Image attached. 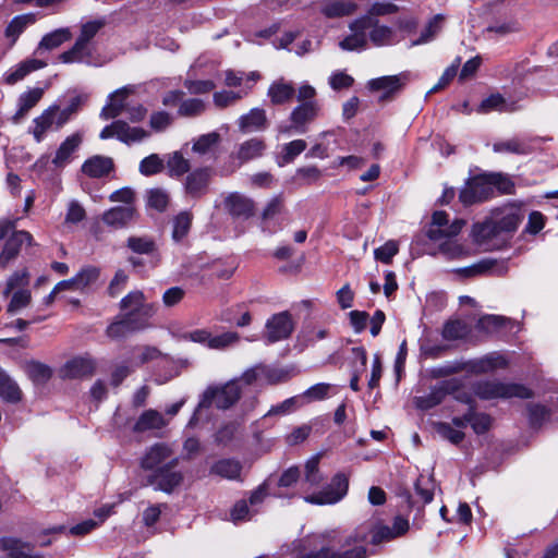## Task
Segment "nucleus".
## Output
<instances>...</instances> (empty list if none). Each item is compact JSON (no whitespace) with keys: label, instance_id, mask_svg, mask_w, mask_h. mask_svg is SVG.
<instances>
[{"label":"nucleus","instance_id":"nucleus-33","mask_svg":"<svg viewBox=\"0 0 558 558\" xmlns=\"http://www.w3.org/2000/svg\"><path fill=\"white\" fill-rule=\"evenodd\" d=\"M500 236L493 217L483 222H476L472 227V238L476 244H486Z\"/></svg>","mask_w":558,"mask_h":558},{"label":"nucleus","instance_id":"nucleus-26","mask_svg":"<svg viewBox=\"0 0 558 558\" xmlns=\"http://www.w3.org/2000/svg\"><path fill=\"white\" fill-rule=\"evenodd\" d=\"M295 93L296 89L291 82L279 78L270 84L267 96L274 106H279L291 102Z\"/></svg>","mask_w":558,"mask_h":558},{"label":"nucleus","instance_id":"nucleus-46","mask_svg":"<svg viewBox=\"0 0 558 558\" xmlns=\"http://www.w3.org/2000/svg\"><path fill=\"white\" fill-rule=\"evenodd\" d=\"M193 216L190 211H182L173 219L172 239L175 242L182 241L190 232Z\"/></svg>","mask_w":558,"mask_h":558},{"label":"nucleus","instance_id":"nucleus-8","mask_svg":"<svg viewBox=\"0 0 558 558\" xmlns=\"http://www.w3.org/2000/svg\"><path fill=\"white\" fill-rule=\"evenodd\" d=\"M465 221L454 219L449 223L448 214L444 210H437L432 216V222L426 231V235L432 241H442L444 238H454L460 233Z\"/></svg>","mask_w":558,"mask_h":558},{"label":"nucleus","instance_id":"nucleus-5","mask_svg":"<svg viewBox=\"0 0 558 558\" xmlns=\"http://www.w3.org/2000/svg\"><path fill=\"white\" fill-rule=\"evenodd\" d=\"M493 197L488 172L469 178L459 193V201L463 206L484 203Z\"/></svg>","mask_w":558,"mask_h":558},{"label":"nucleus","instance_id":"nucleus-42","mask_svg":"<svg viewBox=\"0 0 558 558\" xmlns=\"http://www.w3.org/2000/svg\"><path fill=\"white\" fill-rule=\"evenodd\" d=\"M488 174L493 190V196H495L496 191L502 195L514 194L515 184L509 174L502 172H488Z\"/></svg>","mask_w":558,"mask_h":558},{"label":"nucleus","instance_id":"nucleus-53","mask_svg":"<svg viewBox=\"0 0 558 558\" xmlns=\"http://www.w3.org/2000/svg\"><path fill=\"white\" fill-rule=\"evenodd\" d=\"M307 147L304 140H294L283 145L279 166L291 163Z\"/></svg>","mask_w":558,"mask_h":558},{"label":"nucleus","instance_id":"nucleus-19","mask_svg":"<svg viewBox=\"0 0 558 558\" xmlns=\"http://www.w3.org/2000/svg\"><path fill=\"white\" fill-rule=\"evenodd\" d=\"M367 85L369 90L372 92L383 90V94L379 96L378 101L386 102L393 99L396 94H398L401 90L404 84L401 81V76L391 75L371 80Z\"/></svg>","mask_w":558,"mask_h":558},{"label":"nucleus","instance_id":"nucleus-37","mask_svg":"<svg viewBox=\"0 0 558 558\" xmlns=\"http://www.w3.org/2000/svg\"><path fill=\"white\" fill-rule=\"evenodd\" d=\"M56 108H48L39 117L34 119V129L32 133L37 143H40L44 140L46 132L56 124Z\"/></svg>","mask_w":558,"mask_h":558},{"label":"nucleus","instance_id":"nucleus-20","mask_svg":"<svg viewBox=\"0 0 558 558\" xmlns=\"http://www.w3.org/2000/svg\"><path fill=\"white\" fill-rule=\"evenodd\" d=\"M81 170L89 178L100 179L114 171V162L111 157L95 155L84 161Z\"/></svg>","mask_w":558,"mask_h":558},{"label":"nucleus","instance_id":"nucleus-1","mask_svg":"<svg viewBox=\"0 0 558 558\" xmlns=\"http://www.w3.org/2000/svg\"><path fill=\"white\" fill-rule=\"evenodd\" d=\"M328 545L330 558H368V531L357 526L351 531L329 530L317 536Z\"/></svg>","mask_w":558,"mask_h":558},{"label":"nucleus","instance_id":"nucleus-29","mask_svg":"<svg viewBox=\"0 0 558 558\" xmlns=\"http://www.w3.org/2000/svg\"><path fill=\"white\" fill-rule=\"evenodd\" d=\"M266 147V143L263 138H250L239 146L235 158L240 161L241 165H243L253 159L262 157Z\"/></svg>","mask_w":558,"mask_h":558},{"label":"nucleus","instance_id":"nucleus-58","mask_svg":"<svg viewBox=\"0 0 558 558\" xmlns=\"http://www.w3.org/2000/svg\"><path fill=\"white\" fill-rule=\"evenodd\" d=\"M435 430L444 438L453 445H459L463 441L465 434L456 429L451 424L446 422H437L434 424Z\"/></svg>","mask_w":558,"mask_h":558},{"label":"nucleus","instance_id":"nucleus-17","mask_svg":"<svg viewBox=\"0 0 558 558\" xmlns=\"http://www.w3.org/2000/svg\"><path fill=\"white\" fill-rule=\"evenodd\" d=\"M492 217L500 235L504 233H513L523 220L521 210L513 206L496 209Z\"/></svg>","mask_w":558,"mask_h":558},{"label":"nucleus","instance_id":"nucleus-57","mask_svg":"<svg viewBox=\"0 0 558 558\" xmlns=\"http://www.w3.org/2000/svg\"><path fill=\"white\" fill-rule=\"evenodd\" d=\"M165 168L163 160L157 154H151L145 157L141 162L138 170L145 177L155 175L160 173Z\"/></svg>","mask_w":558,"mask_h":558},{"label":"nucleus","instance_id":"nucleus-24","mask_svg":"<svg viewBox=\"0 0 558 558\" xmlns=\"http://www.w3.org/2000/svg\"><path fill=\"white\" fill-rule=\"evenodd\" d=\"M136 209L134 206H117L106 210L102 221L114 229H121L134 220Z\"/></svg>","mask_w":558,"mask_h":558},{"label":"nucleus","instance_id":"nucleus-51","mask_svg":"<svg viewBox=\"0 0 558 558\" xmlns=\"http://www.w3.org/2000/svg\"><path fill=\"white\" fill-rule=\"evenodd\" d=\"M26 372L28 377L36 384H45L52 376V371L49 366L36 361L27 363Z\"/></svg>","mask_w":558,"mask_h":558},{"label":"nucleus","instance_id":"nucleus-43","mask_svg":"<svg viewBox=\"0 0 558 558\" xmlns=\"http://www.w3.org/2000/svg\"><path fill=\"white\" fill-rule=\"evenodd\" d=\"M445 16L442 14H436L432 20L428 21L426 26L422 29L421 35L417 39L412 41V46H417L432 41L437 34L442 29Z\"/></svg>","mask_w":558,"mask_h":558},{"label":"nucleus","instance_id":"nucleus-28","mask_svg":"<svg viewBox=\"0 0 558 558\" xmlns=\"http://www.w3.org/2000/svg\"><path fill=\"white\" fill-rule=\"evenodd\" d=\"M226 207L231 216L235 218L248 219L254 215V202L240 194H231L226 199Z\"/></svg>","mask_w":558,"mask_h":558},{"label":"nucleus","instance_id":"nucleus-40","mask_svg":"<svg viewBox=\"0 0 558 558\" xmlns=\"http://www.w3.org/2000/svg\"><path fill=\"white\" fill-rule=\"evenodd\" d=\"M166 167L171 178H180L187 174L191 170V162L184 158L181 151H174L168 155Z\"/></svg>","mask_w":558,"mask_h":558},{"label":"nucleus","instance_id":"nucleus-49","mask_svg":"<svg viewBox=\"0 0 558 558\" xmlns=\"http://www.w3.org/2000/svg\"><path fill=\"white\" fill-rule=\"evenodd\" d=\"M108 24L105 16L89 20L81 24L78 37L92 44L94 37Z\"/></svg>","mask_w":558,"mask_h":558},{"label":"nucleus","instance_id":"nucleus-54","mask_svg":"<svg viewBox=\"0 0 558 558\" xmlns=\"http://www.w3.org/2000/svg\"><path fill=\"white\" fill-rule=\"evenodd\" d=\"M220 140L221 136L218 132L203 134L194 141L192 150L194 153L205 155L209 153L213 147L217 146Z\"/></svg>","mask_w":558,"mask_h":558},{"label":"nucleus","instance_id":"nucleus-56","mask_svg":"<svg viewBox=\"0 0 558 558\" xmlns=\"http://www.w3.org/2000/svg\"><path fill=\"white\" fill-rule=\"evenodd\" d=\"M369 29V39L375 46H385L390 44L393 35L390 27L378 25V21L374 19V25Z\"/></svg>","mask_w":558,"mask_h":558},{"label":"nucleus","instance_id":"nucleus-52","mask_svg":"<svg viewBox=\"0 0 558 558\" xmlns=\"http://www.w3.org/2000/svg\"><path fill=\"white\" fill-rule=\"evenodd\" d=\"M147 206L153 208L159 213H162L167 209L169 204V194L167 191L160 187L150 189L146 194Z\"/></svg>","mask_w":558,"mask_h":558},{"label":"nucleus","instance_id":"nucleus-22","mask_svg":"<svg viewBox=\"0 0 558 558\" xmlns=\"http://www.w3.org/2000/svg\"><path fill=\"white\" fill-rule=\"evenodd\" d=\"M25 241L31 243L32 234L29 232L13 231V233L5 241L3 250L0 253L1 267H7L8 264L19 255L21 246Z\"/></svg>","mask_w":558,"mask_h":558},{"label":"nucleus","instance_id":"nucleus-23","mask_svg":"<svg viewBox=\"0 0 558 558\" xmlns=\"http://www.w3.org/2000/svg\"><path fill=\"white\" fill-rule=\"evenodd\" d=\"M93 56L92 44L85 41L77 36L74 45L59 56V60L63 63H87L90 64Z\"/></svg>","mask_w":558,"mask_h":558},{"label":"nucleus","instance_id":"nucleus-62","mask_svg":"<svg viewBox=\"0 0 558 558\" xmlns=\"http://www.w3.org/2000/svg\"><path fill=\"white\" fill-rule=\"evenodd\" d=\"M470 425L476 434L486 433L492 425V420L488 414L477 413L474 407H470Z\"/></svg>","mask_w":558,"mask_h":558},{"label":"nucleus","instance_id":"nucleus-2","mask_svg":"<svg viewBox=\"0 0 558 558\" xmlns=\"http://www.w3.org/2000/svg\"><path fill=\"white\" fill-rule=\"evenodd\" d=\"M241 397V390L236 383L230 381L220 387H208L202 395L201 400L192 414L187 426L194 427L199 421L203 409L215 405L217 409L226 410L232 407Z\"/></svg>","mask_w":558,"mask_h":558},{"label":"nucleus","instance_id":"nucleus-14","mask_svg":"<svg viewBox=\"0 0 558 558\" xmlns=\"http://www.w3.org/2000/svg\"><path fill=\"white\" fill-rule=\"evenodd\" d=\"M508 269L505 260L499 262L494 258H484L469 267L456 269V272L464 278L485 275L502 277L508 272Z\"/></svg>","mask_w":558,"mask_h":558},{"label":"nucleus","instance_id":"nucleus-31","mask_svg":"<svg viewBox=\"0 0 558 558\" xmlns=\"http://www.w3.org/2000/svg\"><path fill=\"white\" fill-rule=\"evenodd\" d=\"M43 95L44 89L39 87L21 94L17 100L19 109L12 117L13 123H20V121L28 113V111L39 102V100L43 98Z\"/></svg>","mask_w":558,"mask_h":558},{"label":"nucleus","instance_id":"nucleus-6","mask_svg":"<svg viewBox=\"0 0 558 558\" xmlns=\"http://www.w3.org/2000/svg\"><path fill=\"white\" fill-rule=\"evenodd\" d=\"M179 463L178 458H172L163 468L148 474L146 476V485L153 486L155 490L171 494L175 488L182 485L184 475L177 470Z\"/></svg>","mask_w":558,"mask_h":558},{"label":"nucleus","instance_id":"nucleus-7","mask_svg":"<svg viewBox=\"0 0 558 558\" xmlns=\"http://www.w3.org/2000/svg\"><path fill=\"white\" fill-rule=\"evenodd\" d=\"M348 489L349 477L340 472L323 490L305 496L304 500L312 505H332L340 501L347 495Z\"/></svg>","mask_w":558,"mask_h":558},{"label":"nucleus","instance_id":"nucleus-16","mask_svg":"<svg viewBox=\"0 0 558 558\" xmlns=\"http://www.w3.org/2000/svg\"><path fill=\"white\" fill-rule=\"evenodd\" d=\"M171 448L166 444H155L149 447L141 458V468L145 471L155 472L166 464L172 457Z\"/></svg>","mask_w":558,"mask_h":558},{"label":"nucleus","instance_id":"nucleus-12","mask_svg":"<svg viewBox=\"0 0 558 558\" xmlns=\"http://www.w3.org/2000/svg\"><path fill=\"white\" fill-rule=\"evenodd\" d=\"M96 367V360L86 354L68 361L60 368L59 375L62 379L89 378L95 374Z\"/></svg>","mask_w":558,"mask_h":558},{"label":"nucleus","instance_id":"nucleus-34","mask_svg":"<svg viewBox=\"0 0 558 558\" xmlns=\"http://www.w3.org/2000/svg\"><path fill=\"white\" fill-rule=\"evenodd\" d=\"M356 4L343 0H326L322 3L320 12L329 19L342 17L352 14Z\"/></svg>","mask_w":558,"mask_h":558},{"label":"nucleus","instance_id":"nucleus-13","mask_svg":"<svg viewBox=\"0 0 558 558\" xmlns=\"http://www.w3.org/2000/svg\"><path fill=\"white\" fill-rule=\"evenodd\" d=\"M461 381L457 378L441 381L426 396L417 397L415 404L421 410H429L440 404L447 395L457 392L461 388Z\"/></svg>","mask_w":558,"mask_h":558},{"label":"nucleus","instance_id":"nucleus-10","mask_svg":"<svg viewBox=\"0 0 558 558\" xmlns=\"http://www.w3.org/2000/svg\"><path fill=\"white\" fill-rule=\"evenodd\" d=\"M294 329L292 316L288 311L272 315L265 325L264 337L269 343H275L290 337Z\"/></svg>","mask_w":558,"mask_h":558},{"label":"nucleus","instance_id":"nucleus-35","mask_svg":"<svg viewBox=\"0 0 558 558\" xmlns=\"http://www.w3.org/2000/svg\"><path fill=\"white\" fill-rule=\"evenodd\" d=\"M35 14L27 13L14 16L4 31V36L11 40V46H13L20 35L25 31V28L35 23Z\"/></svg>","mask_w":558,"mask_h":558},{"label":"nucleus","instance_id":"nucleus-55","mask_svg":"<svg viewBox=\"0 0 558 558\" xmlns=\"http://www.w3.org/2000/svg\"><path fill=\"white\" fill-rule=\"evenodd\" d=\"M100 276V269L95 266H86L74 276L76 289L84 290L94 284Z\"/></svg>","mask_w":558,"mask_h":558},{"label":"nucleus","instance_id":"nucleus-60","mask_svg":"<svg viewBox=\"0 0 558 558\" xmlns=\"http://www.w3.org/2000/svg\"><path fill=\"white\" fill-rule=\"evenodd\" d=\"M240 341V335L235 331H226L221 335L211 336L209 349L225 350L236 344Z\"/></svg>","mask_w":558,"mask_h":558},{"label":"nucleus","instance_id":"nucleus-50","mask_svg":"<svg viewBox=\"0 0 558 558\" xmlns=\"http://www.w3.org/2000/svg\"><path fill=\"white\" fill-rule=\"evenodd\" d=\"M149 306L154 305L145 302V295L140 290L131 291L120 301V310L122 313Z\"/></svg>","mask_w":558,"mask_h":558},{"label":"nucleus","instance_id":"nucleus-63","mask_svg":"<svg viewBox=\"0 0 558 558\" xmlns=\"http://www.w3.org/2000/svg\"><path fill=\"white\" fill-rule=\"evenodd\" d=\"M318 458H313L308 460L305 464V474L304 482L310 485V487L318 486L324 477L318 468Z\"/></svg>","mask_w":558,"mask_h":558},{"label":"nucleus","instance_id":"nucleus-36","mask_svg":"<svg viewBox=\"0 0 558 558\" xmlns=\"http://www.w3.org/2000/svg\"><path fill=\"white\" fill-rule=\"evenodd\" d=\"M47 65V63L43 60L38 59H27L23 62H21L16 69L11 71L5 76V83L9 85H13L17 83L19 81H22L27 74L43 69Z\"/></svg>","mask_w":558,"mask_h":558},{"label":"nucleus","instance_id":"nucleus-11","mask_svg":"<svg viewBox=\"0 0 558 558\" xmlns=\"http://www.w3.org/2000/svg\"><path fill=\"white\" fill-rule=\"evenodd\" d=\"M374 25V19L368 15H364L350 24V29L353 34L343 38L339 46L341 49L347 51L361 50L367 45L366 31Z\"/></svg>","mask_w":558,"mask_h":558},{"label":"nucleus","instance_id":"nucleus-59","mask_svg":"<svg viewBox=\"0 0 558 558\" xmlns=\"http://www.w3.org/2000/svg\"><path fill=\"white\" fill-rule=\"evenodd\" d=\"M506 111V99L500 95L492 94L483 99L477 108L478 113H488L490 111Z\"/></svg>","mask_w":558,"mask_h":558},{"label":"nucleus","instance_id":"nucleus-21","mask_svg":"<svg viewBox=\"0 0 558 558\" xmlns=\"http://www.w3.org/2000/svg\"><path fill=\"white\" fill-rule=\"evenodd\" d=\"M83 142V137L80 133H74L68 136L59 146L56 151V156L52 159V163L57 169H63L73 159V154L78 149Z\"/></svg>","mask_w":558,"mask_h":558},{"label":"nucleus","instance_id":"nucleus-45","mask_svg":"<svg viewBox=\"0 0 558 558\" xmlns=\"http://www.w3.org/2000/svg\"><path fill=\"white\" fill-rule=\"evenodd\" d=\"M125 95L126 90L124 88L119 89L113 95H111L112 101L101 109L100 118L104 120H109L119 117L124 109L123 100Z\"/></svg>","mask_w":558,"mask_h":558},{"label":"nucleus","instance_id":"nucleus-27","mask_svg":"<svg viewBox=\"0 0 558 558\" xmlns=\"http://www.w3.org/2000/svg\"><path fill=\"white\" fill-rule=\"evenodd\" d=\"M155 311V306L140 307L137 311L124 312L120 316L125 322L129 330L136 332L149 327V320L154 316Z\"/></svg>","mask_w":558,"mask_h":558},{"label":"nucleus","instance_id":"nucleus-38","mask_svg":"<svg viewBox=\"0 0 558 558\" xmlns=\"http://www.w3.org/2000/svg\"><path fill=\"white\" fill-rule=\"evenodd\" d=\"M0 398L7 402L16 403L22 399L17 384L0 368Z\"/></svg>","mask_w":558,"mask_h":558},{"label":"nucleus","instance_id":"nucleus-30","mask_svg":"<svg viewBox=\"0 0 558 558\" xmlns=\"http://www.w3.org/2000/svg\"><path fill=\"white\" fill-rule=\"evenodd\" d=\"M241 132L265 130L268 126L266 111L260 108H253L248 113L243 114L238 121Z\"/></svg>","mask_w":558,"mask_h":558},{"label":"nucleus","instance_id":"nucleus-39","mask_svg":"<svg viewBox=\"0 0 558 558\" xmlns=\"http://www.w3.org/2000/svg\"><path fill=\"white\" fill-rule=\"evenodd\" d=\"M72 38V33L70 28H58L51 33L46 34L37 48V51L44 50H52L60 47L63 43L69 41Z\"/></svg>","mask_w":558,"mask_h":558},{"label":"nucleus","instance_id":"nucleus-25","mask_svg":"<svg viewBox=\"0 0 558 558\" xmlns=\"http://www.w3.org/2000/svg\"><path fill=\"white\" fill-rule=\"evenodd\" d=\"M508 360L498 352H492L481 359L473 360L469 363V369L474 374H486L498 368H506Z\"/></svg>","mask_w":558,"mask_h":558},{"label":"nucleus","instance_id":"nucleus-9","mask_svg":"<svg viewBox=\"0 0 558 558\" xmlns=\"http://www.w3.org/2000/svg\"><path fill=\"white\" fill-rule=\"evenodd\" d=\"M213 174L210 167H201L190 171L183 182L185 195L193 199L204 197L208 193Z\"/></svg>","mask_w":558,"mask_h":558},{"label":"nucleus","instance_id":"nucleus-44","mask_svg":"<svg viewBox=\"0 0 558 558\" xmlns=\"http://www.w3.org/2000/svg\"><path fill=\"white\" fill-rule=\"evenodd\" d=\"M469 331V326L463 320L452 319L445 323L441 336L445 340L454 341L464 339Z\"/></svg>","mask_w":558,"mask_h":558},{"label":"nucleus","instance_id":"nucleus-4","mask_svg":"<svg viewBox=\"0 0 558 558\" xmlns=\"http://www.w3.org/2000/svg\"><path fill=\"white\" fill-rule=\"evenodd\" d=\"M320 105L318 101H306L294 107L289 116V124L279 125L281 134H304L308 126L318 117Z\"/></svg>","mask_w":558,"mask_h":558},{"label":"nucleus","instance_id":"nucleus-41","mask_svg":"<svg viewBox=\"0 0 558 558\" xmlns=\"http://www.w3.org/2000/svg\"><path fill=\"white\" fill-rule=\"evenodd\" d=\"M118 140L126 145L138 143L149 136V133L143 128L130 126L125 121L120 120V130Z\"/></svg>","mask_w":558,"mask_h":558},{"label":"nucleus","instance_id":"nucleus-48","mask_svg":"<svg viewBox=\"0 0 558 558\" xmlns=\"http://www.w3.org/2000/svg\"><path fill=\"white\" fill-rule=\"evenodd\" d=\"M126 245L136 254L154 255L157 252L155 241L148 236H130Z\"/></svg>","mask_w":558,"mask_h":558},{"label":"nucleus","instance_id":"nucleus-32","mask_svg":"<svg viewBox=\"0 0 558 558\" xmlns=\"http://www.w3.org/2000/svg\"><path fill=\"white\" fill-rule=\"evenodd\" d=\"M168 422L161 413L156 410L149 409L144 411L133 426L135 433H143L150 429H161Z\"/></svg>","mask_w":558,"mask_h":558},{"label":"nucleus","instance_id":"nucleus-3","mask_svg":"<svg viewBox=\"0 0 558 558\" xmlns=\"http://www.w3.org/2000/svg\"><path fill=\"white\" fill-rule=\"evenodd\" d=\"M474 395L482 400L492 399H531L534 392L525 385L499 380H480L472 386Z\"/></svg>","mask_w":558,"mask_h":558},{"label":"nucleus","instance_id":"nucleus-61","mask_svg":"<svg viewBox=\"0 0 558 558\" xmlns=\"http://www.w3.org/2000/svg\"><path fill=\"white\" fill-rule=\"evenodd\" d=\"M530 424L533 427L541 426L550 416V409L545 405L532 403L527 405Z\"/></svg>","mask_w":558,"mask_h":558},{"label":"nucleus","instance_id":"nucleus-18","mask_svg":"<svg viewBox=\"0 0 558 558\" xmlns=\"http://www.w3.org/2000/svg\"><path fill=\"white\" fill-rule=\"evenodd\" d=\"M243 464L234 458H222L209 468V474L228 481L243 482Z\"/></svg>","mask_w":558,"mask_h":558},{"label":"nucleus","instance_id":"nucleus-15","mask_svg":"<svg viewBox=\"0 0 558 558\" xmlns=\"http://www.w3.org/2000/svg\"><path fill=\"white\" fill-rule=\"evenodd\" d=\"M539 137H511L495 142L493 150L498 154L530 155L535 151Z\"/></svg>","mask_w":558,"mask_h":558},{"label":"nucleus","instance_id":"nucleus-64","mask_svg":"<svg viewBox=\"0 0 558 558\" xmlns=\"http://www.w3.org/2000/svg\"><path fill=\"white\" fill-rule=\"evenodd\" d=\"M505 318L497 315H485L477 320L476 328L484 332H494L505 325Z\"/></svg>","mask_w":558,"mask_h":558},{"label":"nucleus","instance_id":"nucleus-47","mask_svg":"<svg viewBox=\"0 0 558 558\" xmlns=\"http://www.w3.org/2000/svg\"><path fill=\"white\" fill-rule=\"evenodd\" d=\"M206 104L198 98H189L181 101L178 108V116L184 118H195L206 111Z\"/></svg>","mask_w":558,"mask_h":558}]
</instances>
